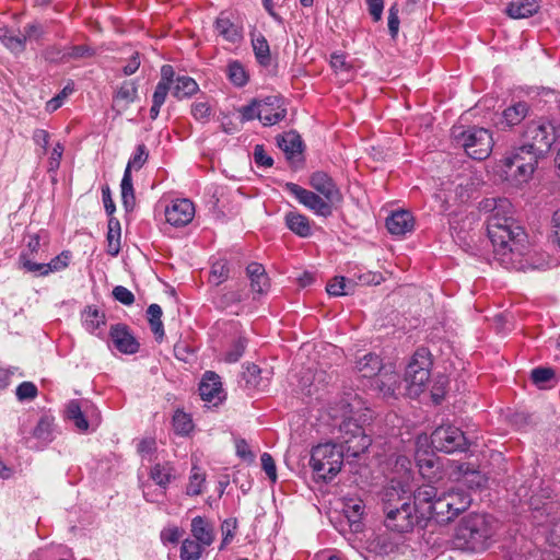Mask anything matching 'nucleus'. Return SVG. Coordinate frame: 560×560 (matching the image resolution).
Wrapping results in <instances>:
<instances>
[{
  "label": "nucleus",
  "mask_w": 560,
  "mask_h": 560,
  "mask_svg": "<svg viewBox=\"0 0 560 560\" xmlns=\"http://www.w3.org/2000/svg\"><path fill=\"white\" fill-rule=\"evenodd\" d=\"M487 232L500 265L506 269H524L526 234L514 217L498 220V229L490 226V220H487Z\"/></svg>",
  "instance_id": "f257e3e1"
},
{
  "label": "nucleus",
  "mask_w": 560,
  "mask_h": 560,
  "mask_svg": "<svg viewBox=\"0 0 560 560\" xmlns=\"http://www.w3.org/2000/svg\"><path fill=\"white\" fill-rule=\"evenodd\" d=\"M386 488L382 497V506L385 514V526L397 533H409L422 518L416 506H412L410 497L400 483Z\"/></svg>",
  "instance_id": "f03ea898"
},
{
  "label": "nucleus",
  "mask_w": 560,
  "mask_h": 560,
  "mask_svg": "<svg viewBox=\"0 0 560 560\" xmlns=\"http://www.w3.org/2000/svg\"><path fill=\"white\" fill-rule=\"evenodd\" d=\"M343 465V446L336 443L318 444L312 448L310 466L319 479L332 480Z\"/></svg>",
  "instance_id": "7ed1b4c3"
},
{
  "label": "nucleus",
  "mask_w": 560,
  "mask_h": 560,
  "mask_svg": "<svg viewBox=\"0 0 560 560\" xmlns=\"http://www.w3.org/2000/svg\"><path fill=\"white\" fill-rule=\"evenodd\" d=\"M486 539L485 517L479 514H469L456 527L452 542L456 549L476 551L483 547Z\"/></svg>",
  "instance_id": "20e7f679"
},
{
  "label": "nucleus",
  "mask_w": 560,
  "mask_h": 560,
  "mask_svg": "<svg viewBox=\"0 0 560 560\" xmlns=\"http://www.w3.org/2000/svg\"><path fill=\"white\" fill-rule=\"evenodd\" d=\"M341 404L342 417L345 419L339 424V439L341 444H345L347 452L351 456L358 457L369 448L372 440L355 420L348 417V415L352 413V406L348 401H342Z\"/></svg>",
  "instance_id": "39448f33"
},
{
  "label": "nucleus",
  "mask_w": 560,
  "mask_h": 560,
  "mask_svg": "<svg viewBox=\"0 0 560 560\" xmlns=\"http://www.w3.org/2000/svg\"><path fill=\"white\" fill-rule=\"evenodd\" d=\"M432 364V357L428 349L419 348L413 353L405 373L409 396H419L425 389L430 381Z\"/></svg>",
  "instance_id": "423d86ee"
},
{
  "label": "nucleus",
  "mask_w": 560,
  "mask_h": 560,
  "mask_svg": "<svg viewBox=\"0 0 560 560\" xmlns=\"http://www.w3.org/2000/svg\"><path fill=\"white\" fill-rule=\"evenodd\" d=\"M453 135L457 144L474 160H486L492 152L494 144L492 133L486 128L470 127L460 133L454 130Z\"/></svg>",
  "instance_id": "0eeeda50"
},
{
  "label": "nucleus",
  "mask_w": 560,
  "mask_h": 560,
  "mask_svg": "<svg viewBox=\"0 0 560 560\" xmlns=\"http://www.w3.org/2000/svg\"><path fill=\"white\" fill-rule=\"evenodd\" d=\"M523 144L544 156L555 141L553 127L544 120L529 121L523 132Z\"/></svg>",
  "instance_id": "6e6552de"
},
{
  "label": "nucleus",
  "mask_w": 560,
  "mask_h": 560,
  "mask_svg": "<svg viewBox=\"0 0 560 560\" xmlns=\"http://www.w3.org/2000/svg\"><path fill=\"white\" fill-rule=\"evenodd\" d=\"M431 444L439 452L454 453L465 451L468 446V440L459 428L443 424L432 432Z\"/></svg>",
  "instance_id": "1a4fd4ad"
},
{
  "label": "nucleus",
  "mask_w": 560,
  "mask_h": 560,
  "mask_svg": "<svg viewBox=\"0 0 560 560\" xmlns=\"http://www.w3.org/2000/svg\"><path fill=\"white\" fill-rule=\"evenodd\" d=\"M285 190L294 196L300 203L312 210L315 214L320 217H329L332 213L334 202L320 197L314 191L307 190L298 184L287 183Z\"/></svg>",
  "instance_id": "9d476101"
},
{
  "label": "nucleus",
  "mask_w": 560,
  "mask_h": 560,
  "mask_svg": "<svg viewBox=\"0 0 560 560\" xmlns=\"http://www.w3.org/2000/svg\"><path fill=\"white\" fill-rule=\"evenodd\" d=\"M450 478L470 490L486 487L488 478L468 463L450 462Z\"/></svg>",
  "instance_id": "9b49d317"
},
{
  "label": "nucleus",
  "mask_w": 560,
  "mask_h": 560,
  "mask_svg": "<svg viewBox=\"0 0 560 560\" xmlns=\"http://www.w3.org/2000/svg\"><path fill=\"white\" fill-rule=\"evenodd\" d=\"M195 212V205L189 199L178 198L166 207L165 219L173 226H185L192 221Z\"/></svg>",
  "instance_id": "f8f14e48"
},
{
  "label": "nucleus",
  "mask_w": 560,
  "mask_h": 560,
  "mask_svg": "<svg viewBox=\"0 0 560 560\" xmlns=\"http://www.w3.org/2000/svg\"><path fill=\"white\" fill-rule=\"evenodd\" d=\"M109 337L114 347L121 353L135 354L140 345L125 324H116L110 327Z\"/></svg>",
  "instance_id": "ddd939ff"
},
{
  "label": "nucleus",
  "mask_w": 560,
  "mask_h": 560,
  "mask_svg": "<svg viewBox=\"0 0 560 560\" xmlns=\"http://www.w3.org/2000/svg\"><path fill=\"white\" fill-rule=\"evenodd\" d=\"M260 121L264 126H273L287 115L283 100L279 96H267L259 101Z\"/></svg>",
  "instance_id": "4468645a"
},
{
  "label": "nucleus",
  "mask_w": 560,
  "mask_h": 560,
  "mask_svg": "<svg viewBox=\"0 0 560 560\" xmlns=\"http://www.w3.org/2000/svg\"><path fill=\"white\" fill-rule=\"evenodd\" d=\"M310 185L329 202L340 203L342 194L334 179L325 172H315L310 178Z\"/></svg>",
  "instance_id": "2eb2a0df"
},
{
  "label": "nucleus",
  "mask_w": 560,
  "mask_h": 560,
  "mask_svg": "<svg viewBox=\"0 0 560 560\" xmlns=\"http://www.w3.org/2000/svg\"><path fill=\"white\" fill-rule=\"evenodd\" d=\"M199 394L202 400L217 406L224 398L220 376L211 371L203 374L199 384Z\"/></svg>",
  "instance_id": "dca6fc26"
},
{
  "label": "nucleus",
  "mask_w": 560,
  "mask_h": 560,
  "mask_svg": "<svg viewBox=\"0 0 560 560\" xmlns=\"http://www.w3.org/2000/svg\"><path fill=\"white\" fill-rule=\"evenodd\" d=\"M416 462L419 472L428 482H435L442 479V464L440 459L432 453L418 452L416 454Z\"/></svg>",
  "instance_id": "f3484780"
},
{
  "label": "nucleus",
  "mask_w": 560,
  "mask_h": 560,
  "mask_svg": "<svg viewBox=\"0 0 560 560\" xmlns=\"http://www.w3.org/2000/svg\"><path fill=\"white\" fill-rule=\"evenodd\" d=\"M498 167L502 179L515 187L528 183L536 170V167H530L529 163L522 165L515 164L512 166L503 165V161L500 162Z\"/></svg>",
  "instance_id": "a211bd4d"
},
{
  "label": "nucleus",
  "mask_w": 560,
  "mask_h": 560,
  "mask_svg": "<svg viewBox=\"0 0 560 560\" xmlns=\"http://www.w3.org/2000/svg\"><path fill=\"white\" fill-rule=\"evenodd\" d=\"M528 113L529 105L526 102H515L502 112L499 119L495 121V126L501 130L512 128L520 125L527 117Z\"/></svg>",
  "instance_id": "6ab92c4d"
},
{
  "label": "nucleus",
  "mask_w": 560,
  "mask_h": 560,
  "mask_svg": "<svg viewBox=\"0 0 560 560\" xmlns=\"http://www.w3.org/2000/svg\"><path fill=\"white\" fill-rule=\"evenodd\" d=\"M482 209L490 212L487 220H490V226L494 229H498V220L514 215L513 206L506 198L486 199L482 202Z\"/></svg>",
  "instance_id": "aec40b11"
},
{
  "label": "nucleus",
  "mask_w": 560,
  "mask_h": 560,
  "mask_svg": "<svg viewBox=\"0 0 560 560\" xmlns=\"http://www.w3.org/2000/svg\"><path fill=\"white\" fill-rule=\"evenodd\" d=\"M138 97V85L132 80L124 81L113 96V108L121 114Z\"/></svg>",
  "instance_id": "412c9836"
},
{
  "label": "nucleus",
  "mask_w": 560,
  "mask_h": 560,
  "mask_svg": "<svg viewBox=\"0 0 560 560\" xmlns=\"http://www.w3.org/2000/svg\"><path fill=\"white\" fill-rule=\"evenodd\" d=\"M415 219L411 212L399 210L392 213L386 220V228L393 235H405L413 230Z\"/></svg>",
  "instance_id": "4be33fe9"
},
{
  "label": "nucleus",
  "mask_w": 560,
  "mask_h": 560,
  "mask_svg": "<svg viewBox=\"0 0 560 560\" xmlns=\"http://www.w3.org/2000/svg\"><path fill=\"white\" fill-rule=\"evenodd\" d=\"M384 397H392L400 385V376L392 366H385L372 384Z\"/></svg>",
  "instance_id": "5701e85b"
},
{
  "label": "nucleus",
  "mask_w": 560,
  "mask_h": 560,
  "mask_svg": "<svg viewBox=\"0 0 560 560\" xmlns=\"http://www.w3.org/2000/svg\"><path fill=\"white\" fill-rule=\"evenodd\" d=\"M149 475L154 483L162 489L161 494L164 495L170 483L176 479V469L171 462L156 463L151 467Z\"/></svg>",
  "instance_id": "b1692460"
},
{
  "label": "nucleus",
  "mask_w": 560,
  "mask_h": 560,
  "mask_svg": "<svg viewBox=\"0 0 560 560\" xmlns=\"http://www.w3.org/2000/svg\"><path fill=\"white\" fill-rule=\"evenodd\" d=\"M539 159H541V156H539L537 152L522 144L514 148L501 161H503V165L514 166L515 164L522 165L529 163L530 167H537Z\"/></svg>",
  "instance_id": "393cba45"
},
{
  "label": "nucleus",
  "mask_w": 560,
  "mask_h": 560,
  "mask_svg": "<svg viewBox=\"0 0 560 560\" xmlns=\"http://www.w3.org/2000/svg\"><path fill=\"white\" fill-rule=\"evenodd\" d=\"M278 145L291 163L302 160L303 142L298 133L292 131L284 133L278 139Z\"/></svg>",
  "instance_id": "a878e982"
},
{
  "label": "nucleus",
  "mask_w": 560,
  "mask_h": 560,
  "mask_svg": "<svg viewBox=\"0 0 560 560\" xmlns=\"http://www.w3.org/2000/svg\"><path fill=\"white\" fill-rule=\"evenodd\" d=\"M214 31L218 36H221L224 40L231 44H237L243 38L242 28L233 23L229 16L221 13L214 23Z\"/></svg>",
  "instance_id": "bb28decb"
},
{
  "label": "nucleus",
  "mask_w": 560,
  "mask_h": 560,
  "mask_svg": "<svg viewBox=\"0 0 560 560\" xmlns=\"http://www.w3.org/2000/svg\"><path fill=\"white\" fill-rule=\"evenodd\" d=\"M451 506L446 493L439 494L433 503L425 510L421 511L422 518H435L436 522H450L454 517H451Z\"/></svg>",
  "instance_id": "cd10ccee"
},
{
  "label": "nucleus",
  "mask_w": 560,
  "mask_h": 560,
  "mask_svg": "<svg viewBox=\"0 0 560 560\" xmlns=\"http://www.w3.org/2000/svg\"><path fill=\"white\" fill-rule=\"evenodd\" d=\"M284 223L285 226L299 237L306 238L312 235V224L310 219L298 211L287 212L284 215Z\"/></svg>",
  "instance_id": "c85d7f7f"
},
{
  "label": "nucleus",
  "mask_w": 560,
  "mask_h": 560,
  "mask_svg": "<svg viewBox=\"0 0 560 560\" xmlns=\"http://www.w3.org/2000/svg\"><path fill=\"white\" fill-rule=\"evenodd\" d=\"M190 532L194 540L200 542L206 548L214 541L213 526L202 516H195L191 520Z\"/></svg>",
  "instance_id": "c756f323"
},
{
  "label": "nucleus",
  "mask_w": 560,
  "mask_h": 560,
  "mask_svg": "<svg viewBox=\"0 0 560 560\" xmlns=\"http://www.w3.org/2000/svg\"><path fill=\"white\" fill-rule=\"evenodd\" d=\"M384 368L382 359L375 353H365L355 363L357 371L365 378L378 377Z\"/></svg>",
  "instance_id": "7c9ffc66"
},
{
  "label": "nucleus",
  "mask_w": 560,
  "mask_h": 560,
  "mask_svg": "<svg viewBox=\"0 0 560 560\" xmlns=\"http://www.w3.org/2000/svg\"><path fill=\"white\" fill-rule=\"evenodd\" d=\"M539 7V0H511L505 12L512 19H526L537 13Z\"/></svg>",
  "instance_id": "2f4dec72"
},
{
  "label": "nucleus",
  "mask_w": 560,
  "mask_h": 560,
  "mask_svg": "<svg viewBox=\"0 0 560 560\" xmlns=\"http://www.w3.org/2000/svg\"><path fill=\"white\" fill-rule=\"evenodd\" d=\"M246 273L250 280V288L254 292L262 294L268 290L269 279L261 264L250 262L246 268Z\"/></svg>",
  "instance_id": "473e14b6"
},
{
  "label": "nucleus",
  "mask_w": 560,
  "mask_h": 560,
  "mask_svg": "<svg viewBox=\"0 0 560 560\" xmlns=\"http://www.w3.org/2000/svg\"><path fill=\"white\" fill-rule=\"evenodd\" d=\"M81 316L82 325L90 334H95L97 329L106 324L105 314L95 305H88Z\"/></svg>",
  "instance_id": "72a5a7b5"
},
{
  "label": "nucleus",
  "mask_w": 560,
  "mask_h": 560,
  "mask_svg": "<svg viewBox=\"0 0 560 560\" xmlns=\"http://www.w3.org/2000/svg\"><path fill=\"white\" fill-rule=\"evenodd\" d=\"M430 483L431 482L419 487L413 494L412 506H416L420 515L421 511L425 510V508H429L439 495L436 488Z\"/></svg>",
  "instance_id": "f704fd0d"
},
{
  "label": "nucleus",
  "mask_w": 560,
  "mask_h": 560,
  "mask_svg": "<svg viewBox=\"0 0 560 560\" xmlns=\"http://www.w3.org/2000/svg\"><path fill=\"white\" fill-rule=\"evenodd\" d=\"M343 513L350 523L351 529L359 532L361 529V518L364 513L363 502L357 499H349L345 503Z\"/></svg>",
  "instance_id": "c9c22d12"
},
{
  "label": "nucleus",
  "mask_w": 560,
  "mask_h": 560,
  "mask_svg": "<svg viewBox=\"0 0 560 560\" xmlns=\"http://www.w3.org/2000/svg\"><path fill=\"white\" fill-rule=\"evenodd\" d=\"M199 91L198 83L190 77H177L173 85L172 94L177 100H184L192 96Z\"/></svg>",
  "instance_id": "e433bc0d"
},
{
  "label": "nucleus",
  "mask_w": 560,
  "mask_h": 560,
  "mask_svg": "<svg viewBox=\"0 0 560 560\" xmlns=\"http://www.w3.org/2000/svg\"><path fill=\"white\" fill-rule=\"evenodd\" d=\"M452 513L451 517H456L459 513L467 510L471 504V497L468 492L457 489L446 492Z\"/></svg>",
  "instance_id": "4c0bfd02"
},
{
  "label": "nucleus",
  "mask_w": 560,
  "mask_h": 560,
  "mask_svg": "<svg viewBox=\"0 0 560 560\" xmlns=\"http://www.w3.org/2000/svg\"><path fill=\"white\" fill-rule=\"evenodd\" d=\"M33 436L38 440L40 445H47L54 440V418L43 416L33 431Z\"/></svg>",
  "instance_id": "58836bf2"
},
{
  "label": "nucleus",
  "mask_w": 560,
  "mask_h": 560,
  "mask_svg": "<svg viewBox=\"0 0 560 560\" xmlns=\"http://www.w3.org/2000/svg\"><path fill=\"white\" fill-rule=\"evenodd\" d=\"M121 202L126 211L133 209L136 203L135 189L132 184V176L129 170H125L120 183Z\"/></svg>",
  "instance_id": "ea45409f"
},
{
  "label": "nucleus",
  "mask_w": 560,
  "mask_h": 560,
  "mask_svg": "<svg viewBox=\"0 0 560 560\" xmlns=\"http://www.w3.org/2000/svg\"><path fill=\"white\" fill-rule=\"evenodd\" d=\"M66 416L68 420L73 422L79 431L85 432L89 429V422L83 415L78 400L69 401L66 408Z\"/></svg>",
  "instance_id": "a19ab883"
},
{
  "label": "nucleus",
  "mask_w": 560,
  "mask_h": 560,
  "mask_svg": "<svg viewBox=\"0 0 560 560\" xmlns=\"http://www.w3.org/2000/svg\"><path fill=\"white\" fill-rule=\"evenodd\" d=\"M108 254L116 256L120 249V222L115 217L108 219Z\"/></svg>",
  "instance_id": "79ce46f5"
},
{
  "label": "nucleus",
  "mask_w": 560,
  "mask_h": 560,
  "mask_svg": "<svg viewBox=\"0 0 560 560\" xmlns=\"http://www.w3.org/2000/svg\"><path fill=\"white\" fill-rule=\"evenodd\" d=\"M206 482V474L201 471V469L194 465L191 467L189 481L186 487V494L189 497H196L202 493L203 486Z\"/></svg>",
  "instance_id": "37998d69"
},
{
  "label": "nucleus",
  "mask_w": 560,
  "mask_h": 560,
  "mask_svg": "<svg viewBox=\"0 0 560 560\" xmlns=\"http://www.w3.org/2000/svg\"><path fill=\"white\" fill-rule=\"evenodd\" d=\"M229 80L238 88H242L248 82V73L242 62L233 60L228 65L226 69Z\"/></svg>",
  "instance_id": "c03bdc74"
},
{
  "label": "nucleus",
  "mask_w": 560,
  "mask_h": 560,
  "mask_svg": "<svg viewBox=\"0 0 560 560\" xmlns=\"http://www.w3.org/2000/svg\"><path fill=\"white\" fill-rule=\"evenodd\" d=\"M253 50L259 65L268 67L271 62L270 48L267 39L259 35L252 40Z\"/></svg>",
  "instance_id": "a18cd8bd"
},
{
  "label": "nucleus",
  "mask_w": 560,
  "mask_h": 560,
  "mask_svg": "<svg viewBox=\"0 0 560 560\" xmlns=\"http://www.w3.org/2000/svg\"><path fill=\"white\" fill-rule=\"evenodd\" d=\"M206 547H203L200 542L186 538L182 541L180 546V560H199L205 551Z\"/></svg>",
  "instance_id": "49530a36"
},
{
  "label": "nucleus",
  "mask_w": 560,
  "mask_h": 560,
  "mask_svg": "<svg viewBox=\"0 0 560 560\" xmlns=\"http://www.w3.org/2000/svg\"><path fill=\"white\" fill-rule=\"evenodd\" d=\"M148 320L150 323L151 330L155 335L156 339H162L164 336L162 317V308L158 304H151L147 310Z\"/></svg>",
  "instance_id": "de8ad7c7"
},
{
  "label": "nucleus",
  "mask_w": 560,
  "mask_h": 560,
  "mask_svg": "<svg viewBox=\"0 0 560 560\" xmlns=\"http://www.w3.org/2000/svg\"><path fill=\"white\" fill-rule=\"evenodd\" d=\"M190 113L197 121L206 124L212 116V107L207 100H197L191 104Z\"/></svg>",
  "instance_id": "09e8293b"
},
{
  "label": "nucleus",
  "mask_w": 560,
  "mask_h": 560,
  "mask_svg": "<svg viewBox=\"0 0 560 560\" xmlns=\"http://www.w3.org/2000/svg\"><path fill=\"white\" fill-rule=\"evenodd\" d=\"M148 158H149V152H148L147 147L143 143L138 144L136 148V151L129 159L125 170H129L130 174H131L132 170H136V171L140 170L148 161Z\"/></svg>",
  "instance_id": "8fccbe9b"
},
{
  "label": "nucleus",
  "mask_w": 560,
  "mask_h": 560,
  "mask_svg": "<svg viewBox=\"0 0 560 560\" xmlns=\"http://www.w3.org/2000/svg\"><path fill=\"white\" fill-rule=\"evenodd\" d=\"M20 261L22 264L23 269H25L27 272L42 277L49 275L46 262H35L30 258V255L26 253H22L20 255Z\"/></svg>",
  "instance_id": "3c124183"
},
{
  "label": "nucleus",
  "mask_w": 560,
  "mask_h": 560,
  "mask_svg": "<svg viewBox=\"0 0 560 560\" xmlns=\"http://www.w3.org/2000/svg\"><path fill=\"white\" fill-rule=\"evenodd\" d=\"M173 427L177 434L186 435L192 430L194 424L189 415L183 411H176L173 416Z\"/></svg>",
  "instance_id": "603ef678"
},
{
  "label": "nucleus",
  "mask_w": 560,
  "mask_h": 560,
  "mask_svg": "<svg viewBox=\"0 0 560 560\" xmlns=\"http://www.w3.org/2000/svg\"><path fill=\"white\" fill-rule=\"evenodd\" d=\"M228 262L223 259L217 260L211 266L210 281L214 285H219L229 278Z\"/></svg>",
  "instance_id": "864d4df0"
},
{
  "label": "nucleus",
  "mask_w": 560,
  "mask_h": 560,
  "mask_svg": "<svg viewBox=\"0 0 560 560\" xmlns=\"http://www.w3.org/2000/svg\"><path fill=\"white\" fill-rule=\"evenodd\" d=\"M247 347V340L244 337H238L224 354V360L228 363L237 362L244 354Z\"/></svg>",
  "instance_id": "5fc2aeb1"
},
{
  "label": "nucleus",
  "mask_w": 560,
  "mask_h": 560,
  "mask_svg": "<svg viewBox=\"0 0 560 560\" xmlns=\"http://www.w3.org/2000/svg\"><path fill=\"white\" fill-rule=\"evenodd\" d=\"M243 300V292L241 290H229L218 296L215 304L222 310L238 304Z\"/></svg>",
  "instance_id": "6e6d98bb"
},
{
  "label": "nucleus",
  "mask_w": 560,
  "mask_h": 560,
  "mask_svg": "<svg viewBox=\"0 0 560 560\" xmlns=\"http://www.w3.org/2000/svg\"><path fill=\"white\" fill-rule=\"evenodd\" d=\"M348 284L350 282L345 277H335L327 283L326 291L332 296L347 295L349 294Z\"/></svg>",
  "instance_id": "4d7b16f0"
},
{
  "label": "nucleus",
  "mask_w": 560,
  "mask_h": 560,
  "mask_svg": "<svg viewBox=\"0 0 560 560\" xmlns=\"http://www.w3.org/2000/svg\"><path fill=\"white\" fill-rule=\"evenodd\" d=\"M71 258H72V254L70 250H62L59 255L54 257L49 262H46L48 272L52 273V272H58V271L66 269L69 266Z\"/></svg>",
  "instance_id": "13d9d810"
},
{
  "label": "nucleus",
  "mask_w": 560,
  "mask_h": 560,
  "mask_svg": "<svg viewBox=\"0 0 560 560\" xmlns=\"http://www.w3.org/2000/svg\"><path fill=\"white\" fill-rule=\"evenodd\" d=\"M2 44L14 54L25 50V37L4 33L1 36Z\"/></svg>",
  "instance_id": "bf43d9fd"
},
{
  "label": "nucleus",
  "mask_w": 560,
  "mask_h": 560,
  "mask_svg": "<svg viewBox=\"0 0 560 560\" xmlns=\"http://www.w3.org/2000/svg\"><path fill=\"white\" fill-rule=\"evenodd\" d=\"M74 91V86L73 84H67L60 93H58L55 97H52L51 100H49L47 103H46V110L48 113H52L55 110H57L58 108H60L65 102V100Z\"/></svg>",
  "instance_id": "052dcab7"
},
{
  "label": "nucleus",
  "mask_w": 560,
  "mask_h": 560,
  "mask_svg": "<svg viewBox=\"0 0 560 560\" xmlns=\"http://www.w3.org/2000/svg\"><path fill=\"white\" fill-rule=\"evenodd\" d=\"M399 7L397 3H394L388 9V18H387V25H388V32L392 38H396L399 32Z\"/></svg>",
  "instance_id": "680f3d73"
},
{
  "label": "nucleus",
  "mask_w": 560,
  "mask_h": 560,
  "mask_svg": "<svg viewBox=\"0 0 560 560\" xmlns=\"http://www.w3.org/2000/svg\"><path fill=\"white\" fill-rule=\"evenodd\" d=\"M37 393V387L32 382H22L16 388V397L21 401L34 399Z\"/></svg>",
  "instance_id": "e2e57ef3"
},
{
  "label": "nucleus",
  "mask_w": 560,
  "mask_h": 560,
  "mask_svg": "<svg viewBox=\"0 0 560 560\" xmlns=\"http://www.w3.org/2000/svg\"><path fill=\"white\" fill-rule=\"evenodd\" d=\"M236 527H237V522L235 518H229L222 523L221 529H222L223 538H222V544H221L220 550H222L234 538Z\"/></svg>",
  "instance_id": "0e129e2a"
},
{
  "label": "nucleus",
  "mask_w": 560,
  "mask_h": 560,
  "mask_svg": "<svg viewBox=\"0 0 560 560\" xmlns=\"http://www.w3.org/2000/svg\"><path fill=\"white\" fill-rule=\"evenodd\" d=\"M260 462H261V467H262L264 471L266 472V475L268 476V478L272 482H276L277 468H276V463H275L272 456L269 453H264L260 457Z\"/></svg>",
  "instance_id": "69168bd1"
},
{
  "label": "nucleus",
  "mask_w": 560,
  "mask_h": 560,
  "mask_svg": "<svg viewBox=\"0 0 560 560\" xmlns=\"http://www.w3.org/2000/svg\"><path fill=\"white\" fill-rule=\"evenodd\" d=\"M113 296L124 305H131L135 302L133 293L122 285H117L114 288Z\"/></svg>",
  "instance_id": "338daca9"
},
{
  "label": "nucleus",
  "mask_w": 560,
  "mask_h": 560,
  "mask_svg": "<svg viewBox=\"0 0 560 560\" xmlns=\"http://www.w3.org/2000/svg\"><path fill=\"white\" fill-rule=\"evenodd\" d=\"M183 535V530L178 526H168L161 532V540L163 544H177Z\"/></svg>",
  "instance_id": "774afa93"
}]
</instances>
